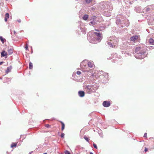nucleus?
<instances>
[{
  "mask_svg": "<svg viewBox=\"0 0 154 154\" xmlns=\"http://www.w3.org/2000/svg\"><path fill=\"white\" fill-rule=\"evenodd\" d=\"M147 50L146 47L144 45L138 46L136 48L135 52L137 55H136V57L139 59H141L144 58L142 57L146 52Z\"/></svg>",
  "mask_w": 154,
  "mask_h": 154,
  "instance_id": "nucleus-1",
  "label": "nucleus"
},
{
  "mask_svg": "<svg viewBox=\"0 0 154 154\" xmlns=\"http://www.w3.org/2000/svg\"><path fill=\"white\" fill-rule=\"evenodd\" d=\"M139 37V35H135L134 36H132L131 38V40L135 42V41L138 40Z\"/></svg>",
  "mask_w": 154,
  "mask_h": 154,
  "instance_id": "nucleus-2",
  "label": "nucleus"
},
{
  "mask_svg": "<svg viewBox=\"0 0 154 154\" xmlns=\"http://www.w3.org/2000/svg\"><path fill=\"white\" fill-rule=\"evenodd\" d=\"M103 106L105 107H108L110 105V103L109 102L104 101L103 103Z\"/></svg>",
  "mask_w": 154,
  "mask_h": 154,
  "instance_id": "nucleus-3",
  "label": "nucleus"
},
{
  "mask_svg": "<svg viewBox=\"0 0 154 154\" xmlns=\"http://www.w3.org/2000/svg\"><path fill=\"white\" fill-rule=\"evenodd\" d=\"M94 33L95 35L96 36H97L98 38V40H99L101 39L102 38V37L101 36V34L100 32H94Z\"/></svg>",
  "mask_w": 154,
  "mask_h": 154,
  "instance_id": "nucleus-4",
  "label": "nucleus"
},
{
  "mask_svg": "<svg viewBox=\"0 0 154 154\" xmlns=\"http://www.w3.org/2000/svg\"><path fill=\"white\" fill-rule=\"evenodd\" d=\"M87 64L85 62H82L81 63L80 66L83 68H85Z\"/></svg>",
  "mask_w": 154,
  "mask_h": 154,
  "instance_id": "nucleus-5",
  "label": "nucleus"
},
{
  "mask_svg": "<svg viewBox=\"0 0 154 154\" xmlns=\"http://www.w3.org/2000/svg\"><path fill=\"white\" fill-rule=\"evenodd\" d=\"M79 95L81 97H83L85 95V92L83 91H80L78 92Z\"/></svg>",
  "mask_w": 154,
  "mask_h": 154,
  "instance_id": "nucleus-6",
  "label": "nucleus"
},
{
  "mask_svg": "<svg viewBox=\"0 0 154 154\" xmlns=\"http://www.w3.org/2000/svg\"><path fill=\"white\" fill-rule=\"evenodd\" d=\"M1 57H5L6 56L8 55L7 53L5 51H3L1 53Z\"/></svg>",
  "mask_w": 154,
  "mask_h": 154,
  "instance_id": "nucleus-7",
  "label": "nucleus"
},
{
  "mask_svg": "<svg viewBox=\"0 0 154 154\" xmlns=\"http://www.w3.org/2000/svg\"><path fill=\"white\" fill-rule=\"evenodd\" d=\"M13 50L11 48H10L8 49L7 53L8 55H11L13 53Z\"/></svg>",
  "mask_w": 154,
  "mask_h": 154,
  "instance_id": "nucleus-8",
  "label": "nucleus"
},
{
  "mask_svg": "<svg viewBox=\"0 0 154 154\" xmlns=\"http://www.w3.org/2000/svg\"><path fill=\"white\" fill-rule=\"evenodd\" d=\"M9 17V15L8 13H7L5 15V22L7 21V19Z\"/></svg>",
  "mask_w": 154,
  "mask_h": 154,
  "instance_id": "nucleus-9",
  "label": "nucleus"
},
{
  "mask_svg": "<svg viewBox=\"0 0 154 154\" xmlns=\"http://www.w3.org/2000/svg\"><path fill=\"white\" fill-rule=\"evenodd\" d=\"M149 42L150 44L154 45V40L153 39H150L149 40Z\"/></svg>",
  "mask_w": 154,
  "mask_h": 154,
  "instance_id": "nucleus-10",
  "label": "nucleus"
},
{
  "mask_svg": "<svg viewBox=\"0 0 154 154\" xmlns=\"http://www.w3.org/2000/svg\"><path fill=\"white\" fill-rule=\"evenodd\" d=\"M60 122L61 123L62 125L61 130L62 131H63L64 129L65 126V125L62 122L60 121Z\"/></svg>",
  "mask_w": 154,
  "mask_h": 154,
  "instance_id": "nucleus-11",
  "label": "nucleus"
},
{
  "mask_svg": "<svg viewBox=\"0 0 154 154\" xmlns=\"http://www.w3.org/2000/svg\"><path fill=\"white\" fill-rule=\"evenodd\" d=\"M0 39L2 43H4V42L6 41L5 39L2 37V36H0Z\"/></svg>",
  "mask_w": 154,
  "mask_h": 154,
  "instance_id": "nucleus-12",
  "label": "nucleus"
},
{
  "mask_svg": "<svg viewBox=\"0 0 154 154\" xmlns=\"http://www.w3.org/2000/svg\"><path fill=\"white\" fill-rule=\"evenodd\" d=\"M88 16L87 15L85 14L83 17V19L85 20H87L88 18Z\"/></svg>",
  "mask_w": 154,
  "mask_h": 154,
  "instance_id": "nucleus-13",
  "label": "nucleus"
},
{
  "mask_svg": "<svg viewBox=\"0 0 154 154\" xmlns=\"http://www.w3.org/2000/svg\"><path fill=\"white\" fill-rule=\"evenodd\" d=\"M88 65L89 67L91 68L93 66V63L91 62H88Z\"/></svg>",
  "mask_w": 154,
  "mask_h": 154,
  "instance_id": "nucleus-14",
  "label": "nucleus"
},
{
  "mask_svg": "<svg viewBox=\"0 0 154 154\" xmlns=\"http://www.w3.org/2000/svg\"><path fill=\"white\" fill-rule=\"evenodd\" d=\"M17 143H12L11 145V147L13 148V147H16L17 146Z\"/></svg>",
  "mask_w": 154,
  "mask_h": 154,
  "instance_id": "nucleus-15",
  "label": "nucleus"
},
{
  "mask_svg": "<svg viewBox=\"0 0 154 154\" xmlns=\"http://www.w3.org/2000/svg\"><path fill=\"white\" fill-rule=\"evenodd\" d=\"M33 68V65L32 63L30 62L29 65V68L30 69H32Z\"/></svg>",
  "mask_w": 154,
  "mask_h": 154,
  "instance_id": "nucleus-16",
  "label": "nucleus"
},
{
  "mask_svg": "<svg viewBox=\"0 0 154 154\" xmlns=\"http://www.w3.org/2000/svg\"><path fill=\"white\" fill-rule=\"evenodd\" d=\"M84 138L88 142H89V139L88 137H86V136H84Z\"/></svg>",
  "mask_w": 154,
  "mask_h": 154,
  "instance_id": "nucleus-17",
  "label": "nucleus"
},
{
  "mask_svg": "<svg viewBox=\"0 0 154 154\" xmlns=\"http://www.w3.org/2000/svg\"><path fill=\"white\" fill-rule=\"evenodd\" d=\"M87 3H89L92 2V0H85Z\"/></svg>",
  "mask_w": 154,
  "mask_h": 154,
  "instance_id": "nucleus-18",
  "label": "nucleus"
},
{
  "mask_svg": "<svg viewBox=\"0 0 154 154\" xmlns=\"http://www.w3.org/2000/svg\"><path fill=\"white\" fill-rule=\"evenodd\" d=\"M86 88L87 90H89V91H91V87L90 86L88 85L86 87Z\"/></svg>",
  "mask_w": 154,
  "mask_h": 154,
  "instance_id": "nucleus-19",
  "label": "nucleus"
},
{
  "mask_svg": "<svg viewBox=\"0 0 154 154\" xmlns=\"http://www.w3.org/2000/svg\"><path fill=\"white\" fill-rule=\"evenodd\" d=\"M45 126L47 128H50L51 127V126L48 124H46L45 125Z\"/></svg>",
  "mask_w": 154,
  "mask_h": 154,
  "instance_id": "nucleus-20",
  "label": "nucleus"
},
{
  "mask_svg": "<svg viewBox=\"0 0 154 154\" xmlns=\"http://www.w3.org/2000/svg\"><path fill=\"white\" fill-rule=\"evenodd\" d=\"M28 44L27 43H26V46L25 47V48L26 50L28 49Z\"/></svg>",
  "mask_w": 154,
  "mask_h": 154,
  "instance_id": "nucleus-21",
  "label": "nucleus"
},
{
  "mask_svg": "<svg viewBox=\"0 0 154 154\" xmlns=\"http://www.w3.org/2000/svg\"><path fill=\"white\" fill-rule=\"evenodd\" d=\"M93 145L94 147L95 148H96V149H97V146L96 144H95V143H93Z\"/></svg>",
  "mask_w": 154,
  "mask_h": 154,
  "instance_id": "nucleus-22",
  "label": "nucleus"
},
{
  "mask_svg": "<svg viewBox=\"0 0 154 154\" xmlns=\"http://www.w3.org/2000/svg\"><path fill=\"white\" fill-rule=\"evenodd\" d=\"M64 134L63 133H62L60 135V137L61 138H64Z\"/></svg>",
  "mask_w": 154,
  "mask_h": 154,
  "instance_id": "nucleus-23",
  "label": "nucleus"
},
{
  "mask_svg": "<svg viewBox=\"0 0 154 154\" xmlns=\"http://www.w3.org/2000/svg\"><path fill=\"white\" fill-rule=\"evenodd\" d=\"M65 154H71L70 152L66 150L65 152Z\"/></svg>",
  "mask_w": 154,
  "mask_h": 154,
  "instance_id": "nucleus-24",
  "label": "nucleus"
},
{
  "mask_svg": "<svg viewBox=\"0 0 154 154\" xmlns=\"http://www.w3.org/2000/svg\"><path fill=\"white\" fill-rule=\"evenodd\" d=\"M108 44L110 45V46L111 47H112V48H113V46L112 45L110 42H108Z\"/></svg>",
  "mask_w": 154,
  "mask_h": 154,
  "instance_id": "nucleus-25",
  "label": "nucleus"
},
{
  "mask_svg": "<svg viewBox=\"0 0 154 154\" xmlns=\"http://www.w3.org/2000/svg\"><path fill=\"white\" fill-rule=\"evenodd\" d=\"M76 73H77V74L78 75H80L81 74V72L80 71H78Z\"/></svg>",
  "mask_w": 154,
  "mask_h": 154,
  "instance_id": "nucleus-26",
  "label": "nucleus"
},
{
  "mask_svg": "<svg viewBox=\"0 0 154 154\" xmlns=\"http://www.w3.org/2000/svg\"><path fill=\"white\" fill-rule=\"evenodd\" d=\"M148 150V149L146 147H145V150H144V151H145V152H147Z\"/></svg>",
  "mask_w": 154,
  "mask_h": 154,
  "instance_id": "nucleus-27",
  "label": "nucleus"
},
{
  "mask_svg": "<svg viewBox=\"0 0 154 154\" xmlns=\"http://www.w3.org/2000/svg\"><path fill=\"white\" fill-rule=\"evenodd\" d=\"M147 137V133H145L144 134V137Z\"/></svg>",
  "mask_w": 154,
  "mask_h": 154,
  "instance_id": "nucleus-28",
  "label": "nucleus"
},
{
  "mask_svg": "<svg viewBox=\"0 0 154 154\" xmlns=\"http://www.w3.org/2000/svg\"><path fill=\"white\" fill-rule=\"evenodd\" d=\"M17 21L19 23H20L21 22V20L20 19L18 20Z\"/></svg>",
  "mask_w": 154,
  "mask_h": 154,
  "instance_id": "nucleus-29",
  "label": "nucleus"
},
{
  "mask_svg": "<svg viewBox=\"0 0 154 154\" xmlns=\"http://www.w3.org/2000/svg\"><path fill=\"white\" fill-rule=\"evenodd\" d=\"M7 72H9V69L8 68H7Z\"/></svg>",
  "mask_w": 154,
  "mask_h": 154,
  "instance_id": "nucleus-30",
  "label": "nucleus"
},
{
  "mask_svg": "<svg viewBox=\"0 0 154 154\" xmlns=\"http://www.w3.org/2000/svg\"><path fill=\"white\" fill-rule=\"evenodd\" d=\"M14 34H16V32L15 31H14L13 32Z\"/></svg>",
  "mask_w": 154,
  "mask_h": 154,
  "instance_id": "nucleus-31",
  "label": "nucleus"
},
{
  "mask_svg": "<svg viewBox=\"0 0 154 154\" xmlns=\"http://www.w3.org/2000/svg\"><path fill=\"white\" fill-rule=\"evenodd\" d=\"M95 31H99L98 30L96 29H95Z\"/></svg>",
  "mask_w": 154,
  "mask_h": 154,
  "instance_id": "nucleus-32",
  "label": "nucleus"
},
{
  "mask_svg": "<svg viewBox=\"0 0 154 154\" xmlns=\"http://www.w3.org/2000/svg\"><path fill=\"white\" fill-rule=\"evenodd\" d=\"M90 23H91L92 24H94L93 23V22H90Z\"/></svg>",
  "mask_w": 154,
  "mask_h": 154,
  "instance_id": "nucleus-33",
  "label": "nucleus"
},
{
  "mask_svg": "<svg viewBox=\"0 0 154 154\" xmlns=\"http://www.w3.org/2000/svg\"><path fill=\"white\" fill-rule=\"evenodd\" d=\"M2 63H3L2 62H0V65L2 64Z\"/></svg>",
  "mask_w": 154,
  "mask_h": 154,
  "instance_id": "nucleus-34",
  "label": "nucleus"
},
{
  "mask_svg": "<svg viewBox=\"0 0 154 154\" xmlns=\"http://www.w3.org/2000/svg\"><path fill=\"white\" fill-rule=\"evenodd\" d=\"M90 154H93L92 153V152H91L90 153Z\"/></svg>",
  "mask_w": 154,
  "mask_h": 154,
  "instance_id": "nucleus-35",
  "label": "nucleus"
},
{
  "mask_svg": "<svg viewBox=\"0 0 154 154\" xmlns=\"http://www.w3.org/2000/svg\"><path fill=\"white\" fill-rule=\"evenodd\" d=\"M44 154H47V153H44Z\"/></svg>",
  "mask_w": 154,
  "mask_h": 154,
  "instance_id": "nucleus-36",
  "label": "nucleus"
},
{
  "mask_svg": "<svg viewBox=\"0 0 154 154\" xmlns=\"http://www.w3.org/2000/svg\"><path fill=\"white\" fill-rule=\"evenodd\" d=\"M152 148L154 149V146L152 147Z\"/></svg>",
  "mask_w": 154,
  "mask_h": 154,
  "instance_id": "nucleus-37",
  "label": "nucleus"
},
{
  "mask_svg": "<svg viewBox=\"0 0 154 154\" xmlns=\"http://www.w3.org/2000/svg\"><path fill=\"white\" fill-rule=\"evenodd\" d=\"M153 144H154V140L153 141Z\"/></svg>",
  "mask_w": 154,
  "mask_h": 154,
  "instance_id": "nucleus-38",
  "label": "nucleus"
}]
</instances>
